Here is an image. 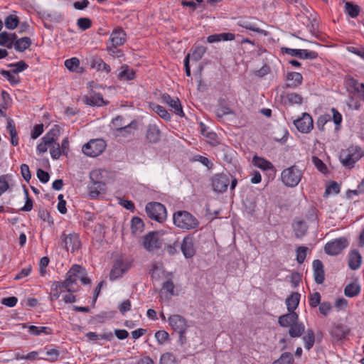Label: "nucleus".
<instances>
[{
	"mask_svg": "<svg viewBox=\"0 0 364 364\" xmlns=\"http://www.w3.org/2000/svg\"><path fill=\"white\" fill-rule=\"evenodd\" d=\"M285 80L289 82L286 84L285 87L296 88L302 84L303 76L299 73L289 72L287 73Z\"/></svg>",
	"mask_w": 364,
	"mask_h": 364,
	"instance_id": "23",
	"label": "nucleus"
},
{
	"mask_svg": "<svg viewBox=\"0 0 364 364\" xmlns=\"http://www.w3.org/2000/svg\"><path fill=\"white\" fill-rule=\"evenodd\" d=\"M173 224L183 230H190L196 229L199 226L198 220L186 210H178L173 215Z\"/></svg>",
	"mask_w": 364,
	"mask_h": 364,
	"instance_id": "2",
	"label": "nucleus"
},
{
	"mask_svg": "<svg viewBox=\"0 0 364 364\" xmlns=\"http://www.w3.org/2000/svg\"><path fill=\"white\" fill-rule=\"evenodd\" d=\"M301 177V171L295 165L284 169L281 173L282 181L288 187L296 186L300 182Z\"/></svg>",
	"mask_w": 364,
	"mask_h": 364,
	"instance_id": "5",
	"label": "nucleus"
},
{
	"mask_svg": "<svg viewBox=\"0 0 364 364\" xmlns=\"http://www.w3.org/2000/svg\"><path fill=\"white\" fill-rule=\"evenodd\" d=\"M200 132L201 134L208 138L210 141H213V143H217L218 136L217 134L213 132H209L208 131V128L203 123L200 122Z\"/></svg>",
	"mask_w": 364,
	"mask_h": 364,
	"instance_id": "51",
	"label": "nucleus"
},
{
	"mask_svg": "<svg viewBox=\"0 0 364 364\" xmlns=\"http://www.w3.org/2000/svg\"><path fill=\"white\" fill-rule=\"evenodd\" d=\"M168 323L175 332L186 331L187 321L185 318L178 314L171 315L168 318Z\"/></svg>",
	"mask_w": 364,
	"mask_h": 364,
	"instance_id": "17",
	"label": "nucleus"
},
{
	"mask_svg": "<svg viewBox=\"0 0 364 364\" xmlns=\"http://www.w3.org/2000/svg\"><path fill=\"white\" fill-rule=\"evenodd\" d=\"M147 216L159 223H163L167 218L166 208L159 202H149L145 206Z\"/></svg>",
	"mask_w": 364,
	"mask_h": 364,
	"instance_id": "4",
	"label": "nucleus"
},
{
	"mask_svg": "<svg viewBox=\"0 0 364 364\" xmlns=\"http://www.w3.org/2000/svg\"><path fill=\"white\" fill-rule=\"evenodd\" d=\"M235 112L229 107L225 99H220L218 102V108L216 110V116L222 119L225 115L234 114Z\"/></svg>",
	"mask_w": 364,
	"mask_h": 364,
	"instance_id": "26",
	"label": "nucleus"
},
{
	"mask_svg": "<svg viewBox=\"0 0 364 364\" xmlns=\"http://www.w3.org/2000/svg\"><path fill=\"white\" fill-rule=\"evenodd\" d=\"M360 290L361 288L358 284L351 282L346 286L344 289V294L347 297H354L360 294Z\"/></svg>",
	"mask_w": 364,
	"mask_h": 364,
	"instance_id": "38",
	"label": "nucleus"
},
{
	"mask_svg": "<svg viewBox=\"0 0 364 364\" xmlns=\"http://www.w3.org/2000/svg\"><path fill=\"white\" fill-rule=\"evenodd\" d=\"M331 112L333 113L332 119L336 125V129L339 130L341 128V124L343 120V117L341 114L334 107L331 108Z\"/></svg>",
	"mask_w": 364,
	"mask_h": 364,
	"instance_id": "61",
	"label": "nucleus"
},
{
	"mask_svg": "<svg viewBox=\"0 0 364 364\" xmlns=\"http://www.w3.org/2000/svg\"><path fill=\"white\" fill-rule=\"evenodd\" d=\"M312 162L315 167L321 173H326L328 171L326 165L317 156L312 157Z\"/></svg>",
	"mask_w": 364,
	"mask_h": 364,
	"instance_id": "62",
	"label": "nucleus"
},
{
	"mask_svg": "<svg viewBox=\"0 0 364 364\" xmlns=\"http://www.w3.org/2000/svg\"><path fill=\"white\" fill-rule=\"evenodd\" d=\"M73 284H77V279L75 272L70 273V269L66 273L65 279L63 282H56L57 287H62L66 289L69 293L76 292L77 290L72 289Z\"/></svg>",
	"mask_w": 364,
	"mask_h": 364,
	"instance_id": "20",
	"label": "nucleus"
},
{
	"mask_svg": "<svg viewBox=\"0 0 364 364\" xmlns=\"http://www.w3.org/2000/svg\"><path fill=\"white\" fill-rule=\"evenodd\" d=\"M350 331V328L348 326L336 323L332 324L328 331L333 342H338L346 339Z\"/></svg>",
	"mask_w": 364,
	"mask_h": 364,
	"instance_id": "14",
	"label": "nucleus"
},
{
	"mask_svg": "<svg viewBox=\"0 0 364 364\" xmlns=\"http://www.w3.org/2000/svg\"><path fill=\"white\" fill-rule=\"evenodd\" d=\"M155 338L159 344L163 345L169 340V334L167 331L161 330L155 333Z\"/></svg>",
	"mask_w": 364,
	"mask_h": 364,
	"instance_id": "58",
	"label": "nucleus"
},
{
	"mask_svg": "<svg viewBox=\"0 0 364 364\" xmlns=\"http://www.w3.org/2000/svg\"><path fill=\"white\" fill-rule=\"evenodd\" d=\"M361 84L359 83L357 80L353 77H348L346 80L347 86L352 90L354 92L360 93L362 92Z\"/></svg>",
	"mask_w": 364,
	"mask_h": 364,
	"instance_id": "46",
	"label": "nucleus"
},
{
	"mask_svg": "<svg viewBox=\"0 0 364 364\" xmlns=\"http://www.w3.org/2000/svg\"><path fill=\"white\" fill-rule=\"evenodd\" d=\"M239 26H242V28H245L247 30L257 32L260 34H264V36L267 35L266 31L257 27L255 24L252 23L250 22L242 21L239 23Z\"/></svg>",
	"mask_w": 364,
	"mask_h": 364,
	"instance_id": "53",
	"label": "nucleus"
},
{
	"mask_svg": "<svg viewBox=\"0 0 364 364\" xmlns=\"http://www.w3.org/2000/svg\"><path fill=\"white\" fill-rule=\"evenodd\" d=\"M309 251V248L305 246H299L296 250V261L299 264L304 263L306 257L307 252Z\"/></svg>",
	"mask_w": 364,
	"mask_h": 364,
	"instance_id": "54",
	"label": "nucleus"
},
{
	"mask_svg": "<svg viewBox=\"0 0 364 364\" xmlns=\"http://www.w3.org/2000/svg\"><path fill=\"white\" fill-rule=\"evenodd\" d=\"M0 46L11 48L9 33L6 31L0 33Z\"/></svg>",
	"mask_w": 364,
	"mask_h": 364,
	"instance_id": "64",
	"label": "nucleus"
},
{
	"mask_svg": "<svg viewBox=\"0 0 364 364\" xmlns=\"http://www.w3.org/2000/svg\"><path fill=\"white\" fill-rule=\"evenodd\" d=\"M360 7L357 4H354L351 2H346L345 4V11L351 18H356L360 14Z\"/></svg>",
	"mask_w": 364,
	"mask_h": 364,
	"instance_id": "41",
	"label": "nucleus"
},
{
	"mask_svg": "<svg viewBox=\"0 0 364 364\" xmlns=\"http://www.w3.org/2000/svg\"><path fill=\"white\" fill-rule=\"evenodd\" d=\"M99 172L96 170L90 172V178L92 183L89 185V196L94 198H97L100 193L105 191V183L98 181Z\"/></svg>",
	"mask_w": 364,
	"mask_h": 364,
	"instance_id": "12",
	"label": "nucleus"
},
{
	"mask_svg": "<svg viewBox=\"0 0 364 364\" xmlns=\"http://www.w3.org/2000/svg\"><path fill=\"white\" fill-rule=\"evenodd\" d=\"M132 260L128 257L121 255L117 257L113 262L112 268L109 273L111 281L117 280L129 271L132 267Z\"/></svg>",
	"mask_w": 364,
	"mask_h": 364,
	"instance_id": "3",
	"label": "nucleus"
},
{
	"mask_svg": "<svg viewBox=\"0 0 364 364\" xmlns=\"http://www.w3.org/2000/svg\"><path fill=\"white\" fill-rule=\"evenodd\" d=\"M299 321V315L296 312L289 311L288 314L282 315L278 318V323L282 327H289Z\"/></svg>",
	"mask_w": 364,
	"mask_h": 364,
	"instance_id": "24",
	"label": "nucleus"
},
{
	"mask_svg": "<svg viewBox=\"0 0 364 364\" xmlns=\"http://www.w3.org/2000/svg\"><path fill=\"white\" fill-rule=\"evenodd\" d=\"M159 234V231H151L142 237L141 245L149 252H154L161 248L163 240Z\"/></svg>",
	"mask_w": 364,
	"mask_h": 364,
	"instance_id": "6",
	"label": "nucleus"
},
{
	"mask_svg": "<svg viewBox=\"0 0 364 364\" xmlns=\"http://www.w3.org/2000/svg\"><path fill=\"white\" fill-rule=\"evenodd\" d=\"M75 272L76 279H79L83 285L90 284L91 280L87 277L85 268L80 264H73L70 269V273Z\"/></svg>",
	"mask_w": 364,
	"mask_h": 364,
	"instance_id": "22",
	"label": "nucleus"
},
{
	"mask_svg": "<svg viewBox=\"0 0 364 364\" xmlns=\"http://www.w3.org/2000/svg\"><path fill=\"white\" fill-rule=\"evenodd\" d=\"M126 36L127 34L122 28L114 29L109 37L112 47L117 48L118 46H122L126 42Z\"/></svg>",
	"mask_w": 364,
	"mask_h": 364,
	"instance_id": "19",
	"label": "nucleus"
},
{
	"mask_svg": "<svg viewBox=\"0 0 364 364\" xmlns=\"http://www.w3.org/2000/svg\"><path fill=\"white\" fill-rule=\"evenodd\" d=\"M362 262V256L358 250H353L348 255V267L352 270L360 268Z\"/></svg>",
	"mask_w": 364,
	"mask_h": 364,
	"instance_id": "25",
	"label": "nucleus"
},
{
	"mask_svg": "<svg viewBox=\"0 0 364 364\" xmlns=\"http://www.w3.org/2000/svg\"><path fill=\"white\" fill-rule=\"evenodd\" d=\"M272 364H294L293 355L289 352L283 353Z\"/></svg>",
	"mask_w": 364,
	"mask_h": 364,
	"instance_id": "44",
	"label": "nucleus"
},
{
	"mask_svg": "<svg viewBox=\"0 0 364 364\" xmlns=\"http://www.w3.org/2000/svg\"><path fill=\"white\" fill-rule=\"evenodd\" d=\"M144 228V221L137 216L133 217L131 220V229L133 234L136 235L142 232Z\"/></svg>",
	"mask_w": 364,
	"mask_h": 364,
	"instance_id": "39",
	"label": "nucleus"
},
{
	"mask_svg": "<svg viewBox=\"0 0 364 364\" xmlns=\"http://www.w3.org/2000/svg\"><path fill=\"white\" fill-rule=\"evenodd\" d=\"M82 100L85 105L90 107H102L109 104L108 101L104 100L102 94L96 92L92 89L90 90V95L84 96Z\"/></svg>",
	"mask_w": 364,
	"mask_h": 364,
	"instance_id": "16",
	"label": "nucleus"
},
{
	"mask_svg": "<svg viewBox=\"0 0 364 364\" xmlns=\"http://www.w3.org/2000/svg\"><path fill=\"white\" fill-rule=\"evenodd\" d=\"M331 119V116L329 114H322L320 115L316 121V126L319 131L323 132L324 131V126L328 122H330Z\"/></svg>",
	"mask_w": 364,
	"mask_h": 364,
	"instance_id": "59",
	"label": "nucleus"
},
{
	"mask_svg": "<svg viewBox=\"0 0 364 364\" xmlns=\"http://www.w3.org/2000/svg\"><path fill=\"white\" fill-rule=\"evenodd\" d=\"M294 124L301 133H309L314 128L312 117L308 113H304L301 118L294 121Z\"/></svg>",
	"mask_w": 364,
	"mask_h": 364,
	"instance_id": "15",
	"label": "nucleus"
},
{
	"mask_svg": "<svg viewBox=\"0 0 364 364\" xmlns=\"http://www.w3.org/2000/svg\"><path fill=\"white\" fill-rule=\"evenodd\" d=\"M281 51L282 53L287 54L293 57H297L299 59H310L314 60L316 59L318 56L317 52L314 50H309L306 49H294L289 48L287 47H283L281 48Z\"/></svg>",
	"mask_w": 364,
	"mask_h": 364,
	"instance_id": "13",
	"label": "nucleus"
},
{
	"mask_svg": "<svg viewBox=\"0 0 364 364\" xmlns=\"http://www.w3.org/2000/svg\"><path fill=\"white\" fill-rule=\"evenodd\" d=\"M304 347L307 350L313 348L315 343V333L312 329H307L306 334L302 337Z\"/></svg>",
	"mask_w": 364,
	"mask_h": 364,
	"instance_id": "40",
	"label": "nucleus"
},
{
	"mask_svg": "<svg viewBox=\"0 0 364 364\" xmlns=\"http://www.w3.org/2000/svg\"><path fill=\"white\" fill-rule=\"evenodd\" d=\"M230 173H216L211 178V184L213 189L217 193H224L228 189L230 184Z\"/></svg>",
	"mask_w": 364,
	"mask_h": 364,
	"instance_id": "11",
	"label": "nucleus"
},
{
	"mask_svg": "<svg viewBox=\"0 0 364 364\" xmlns=\"http://www.w3.org/2000/svg\"><path fill=\"white\" fill-rule=\"evenodd\" d=\"M346 50L348 52L359 56L364 60V47L361 46H348L346 47Z\"/></svg>",
	"mask_w": 364,
	"mask_h": 364,
	"instance_id": "60",
	"label": "nucleus"
},
{
	"mask_svg": "<svg viewBox=\"0 0 364 364\" xmlns=\"http://www.w3.org/2000/svg\"><path fill=\"white\" fill-rule=\"evenodd\" d=\"M159 364H178V362L173 353L166 352L161 355Z\"/></svg>",
	"mask_w": 364,
	"mask_h": 364,
	"instance_id": "48",
	"label": "nucleus"
},
{
	"mask_svg": "<svg viewBox=\"0 0 364 364\" xmlns=\"http://www.w3.org/2000/svg\"><path fill=\"white\" fill-rule=\"evenodd\" d=\"M61 246L67 251L70 248L71 252L78 250L81 246V242L78 234L75 232L66 235L65 232L60 236Z\"/></svg>",
	"mask_w": 364,
	"mask_h": 364,
	"instance_id": "9",
	"label": "nucleus"
},
{
	"mask_svg": "<svg viewBox=\"0 0 364 364\" xmlns=\"http://www.w3.org/2000/svg\"><path fill=\"white\" fill-rule=\"evenodd\" d=\"M92 24V23L91 19L87 17H81L77 20V26H78L79 29L82 31L91 28Z\"/></svg>",
	"mask_w": 364,
	"mask_h": 364,
	"instance_id": "55",
	"label": "nucleus"
},
{
	"mask_svg": "<svg viewBox=\"0 0 364 364\" xmlns=\"http://www.w3.org/2000/svg\"><path fill=\"white\" fill-rule=\"evenodd\" d=\"M0 74L4 76L11 84V85L14 86L17 85L20 83L21 80L19 77H15L11 70H5L4 69L0 70Z\"/></svg>",
	"mask_w": 364,
	"mask_h": 364,
	"instance_id": "43",
	"label": "nucleus"
},
{
	"mask_svg": "<svg viewBox=\"0 0 364 364\" xmlns=\"http://www.w3.org/2000/svg\"><path fill=\"white\" fill-rule=\"evenodd\" d=\"M253 161H254L255 166H256L257 167H258L264 171H269V170H271L272 171H274V167L272 165V164L270 161H269L268 160H267L262 157L255 156L253 158Z\"/></svg>",
	"mask_w": 364,
	"mask_h": 364,
	"instance_id": "34",
	"label": "nucleus"
},
{
	"mask_svg": "<svg viewBox=\"0 0 364 364\" xmlns=\"http://www.w3.org/2000/svg\"><path fill=\"white\" fill-rule=\"evenodd\" d=\"M341 191L340 185L335 181H331L329 184L326 186L324 193V197L328 196L331 193L338 194Z\"/></svg>",
	"mask_w": 364,
	"mask_h": 364,
	"instance_id": "49",
	"label": "nucleus"
},
{
	"mask_svg": "<svg viewBox=\"0 0 364 364\" xmlns=\"http://www.w3.org/2000/svg\"><path fill=\"white\" fill-rule=\"evenodd\" d=\"M8 67L9 68H14V69H13L11 70L12 73L18 74V73H21V72L24 71L25 70H26L28 67V65L25 61L20 60L17 63H11V64L8 65Z\"/></svg>",
	"mask_w": 364,
	"mask_h": 364,
	"instance_id": "47",
	"label": "nucleus"
},
{
	"mask_svg": "<svg viewBox=\"0 0 364 364\" xmlns=\"http://www.w3.org/2000/svg\"><path fill=\"white\" fill-rule=\"evenodd\" d=\"M285 98L290 105L296 104L300 105L303 101L302 96L295 92L287 93Z\"/></svg>",
	"mask_w": 364,
	"mask_h": 364,
	"instance_id": "52",
	"label": "nucleus"
},
{
	"mask_svg": "<svg viewBox=\"0 0 364 364\" xmlns=\"http://www.w3.org/2000/svg\"><path fill=\"white\" fill-rule=\"evenodd\" d=\"M80 65V60L77 58L73 57L70 59H67L65 61V66L67 69L72 72L77 71V68Z\"/></svg>",
	"mask_w": 364,
	"mask_h": 364,
	"instance_id": "56",
	"label": "nucleus"
},
{
	"mask_svg": "<svg viewBox=\"0 0 364 364\" xmlns=\"http://www.w3.org/2000/svg\"><path fill=\"white\" fill-rule=\"evenodd\" d=\"M4 24L6 28L14 30L19 24V18L16 15L10 14L6 17Z\"/></svg>",
	"mask_w": 364,
	"mask_h": 364,
	"instance_id": "42",
	"label": "nucleus"
},
{
	"mask_svg": "<svg viewBox=\"0 0 364 364\" xmlns=\"http://www.w3.org/2000/svg\"><path fill=\"white\" fill-rule=\"evenodd\" d=\"M150 108L157 113L161 118L168 122L171 119V114L168 112V111L163 107L156 103L151 102L149 104Z\"/></svg>",
	"mask_w": 364,
	"mask_h": 364,
	"instance_id": "35",
	"label": "nucleus"
},
{
	"mask_svg": "<svg viewBox=\"0 0 364 364\" xmlns=\"http://www.w3.org/2000/svg\"><path fill=\"white\" fill-rule=\"evenodd\" d=\"M107 146L106 142L102 139H94L84 144L82 148V152L90 157H96L100 155Z\"/></svg>",
	"mask_w": 364,
	"mask_h": 364,
	"instance_id": "7",
	"label": "nucleus"
},
{
	"mask_svg": "<svg viewBox=\"0 0 364 364\" xmlns=\"http://www.w3.org/2000/svg\"><path fill=\"white\" fill-rule=\"evenodd\" d=\"M289 335L291 338L300 337L305 331V326L302 322L296 321L294 324L289 327Z\"/></svg>",
	"mask_w": 364,
	"mask_h": 364,
	"instance_id": "30",
	"label": "nucleus"
},
{
	"mask_svg": "<svg viewBox=\"0 0 364 364\" xmlns=\"http://www.w3.org/2000/svg\"><path fill=\"white\" fill-rule=\"evenodd\" d=\"M32 44V41L29 37H22L18 39L14 45V49L18 52H23L28 49Z\"/></svg>",
	"mask_w": 364,
	"mask_h": 364,
	"instance_id": "37",
	"label": "nucleus"
},
{
	"mask_svg": "<svg viewBox=\"0 0 364 364\" xmlns=\"http://www.w3.org/2000/svg\"><path fill=\"white\" fill-rule=\"evenodd\" d=\"M301 294L298 292H292L289 296L286 299V304L288 311L295 312L300 301Z\"/></svg>",
	"mask_w": 364,
	"mask_h": 364,
	"instance_id": "27",
	"label": "nucleus"
},
{
	"mask_svg": "<svg viewBox=\"0 0 364 364\" xmlns=\"http://www.w3.org/2000/svg\"><path fill=\"white\" fill-rule=\"evenodd\" d=\"M60 136V129L58 125H55L51 128L42 138L41 140H45L50 144H54Z\"/></svg>",
	"mask_w": 364,
	"mask_h": 364,
	"instance_id": "29",
	"label": "nucleus"
},
{
	"mask_svg": "<svg viewBox=\"0 0 364 364\" xmlns=\"http://www.w3.org/2000/svg\"><path fill=\"white\" fill-rule=\"evenodd\" d=\"M117 77L120 80H132L136 77V73L127 65H124L121 67V71L118 73Z\"/></svg>",
	"mask_w": 364,
	"mask_h": 364,
	"instance_id": "31",
	"label": "nucleus"
},
{
	"mask_svg": "<svg viewBox=\"0 0 364 364\" xmlns=\"http://www.w3.org/2000/svg\"><path fill=\"white\" fill-rule=\"evenodd\" d=\"M243 205L245 211L250 215H253L257 208V198L253 195H250L243 200Z\"/></svg>",
	"mask_w": 364,
	"mask_h": 364,
	"instance_id": "28",
	"label": "nucleus"
},
{
	"mask_svg": "<svg viewBox=\"0 0 364 364\" xmlns=\"http://www.w3.org/2000/svg\"><path fill=\"white\" fill-rule=\"evenodd\" d=\"M363 156H364V150L359 146L351 145L341 151L339 158L343 166L352 168Z\"/></svg>",
	"mask_w": 364,
	"mask_h": 364,
	"instance_id": "1",
	"label": "nucleus"
},
{
	"mask_svg": "<svg viewBox=\"0 0 364 364\" xmlns=\"http://www.w3.org/2000/svg\"><path fill=\"white\" fill-rule=\"evenodd\" d=\"M38 215L42 220L48 222L50 225H53V219L51 218L50 213L45 208H40Z\"/></svg>",
	"mask_w": 364,
	"mask_h": 364,
	"instance_id": "63",
	"label": "nucleus"
},
{
	"mask_svg": "<svg viewBox=\"0 0 364 364\" xmlns=\"http://www.w3.org/2000/svg\"><path fill=\"white\" fill-rule=\"evenodd\" d=\"M348 245V240L344 237H341L327 242L325 245L324 251L328 255H337Z\"/></svg>",
	"mask_w": 364,
	"mask_h": 364,
	"instance_id": "10",
	"label": "nucleus"
},
{
	"mask_svg": "<svg viewBox=\"0 0 364 364\" xmlns=\"http://www.w3.org/2000/svg\"><path fill=\"white\" fill-rule=\"evenodd\" d=\"M314 281L318 284H321L325 280L324 267L320 259H314L312 263Z\"/></svg>",
	"mask_w": 364,
	"mask_h": 364,
	"instance_id": "21",
	"label": "nucleus"
},
{
	"mask_svg": "<svg viewBox=\"0 0 364 364\" xmlns=\"http://www.w3.org/2000/svg\"><path fill=\"white\" fill-rule=\"evenodd\" d=\"M161 132L155 124H149L146 127V139L150 144H157L160 141Z\"/></svg>",
	"mask_w": 364,
	"mask_h": 364,
	"instance_id": "18",
	"label": "nucleus"
},
{
	"mask_svg": "<svg viewBox=\"0 0 364 364\" xmlns=\"http://www.w3.org/2000/svg\"><path fill=\"white\" fill-rule=\"evenodd\" d=\"M6 129L9 132L11 139L10 141L12 146H16L18 145V137L16 129V126L14 121L11 119L7 120Z\"/></svg>",
	"mask_w": 364,
	"mask_h": 364,
	"instance_id": "33",
	"label": "nucleus"
},
{
	"mask_svg": "<svg viewBox=\"0 0 364 364\" xmlns=\"http://www.w3.org/2000/svg\"><path fill=\"white\" fill-rule=\"evenodd\" d=\"M293 228L296 237L301 238L306 235L308 226L304 220H300L294 222Z\"/></svg>",
	"mask_w": 364,
	"mask_h": 364,
	"instance_id": "32",
	"label": "nucleus"
},
{
	"mask_svg": "<svg viewBox=\"0 0 364 364\" xmlns=\"http://www.w3.org/2000/svg\"><path fill=\"white\" fill-rule=\"evenodd\" d=\"M206 50L207 48L203 46H196L191 53V59L196 62L199 61L203 58Z\"/></svg>",
	"mask_w": 364,
	"mask_h": 364,
	"instance_id": "45",
	"label": "nucleus"
},
{
	"mask_svg": "<svg viewBox=\"0 0 364 364\" xmlns=\"http://www.w3.org/2000/svg\"><path fill=\"white\" fill-rule=\"evenodd\" d=\"M91 66L98 71H105L107 73H109L111 71L110 66L105 63L101 58H94L91 60Z\"/></svg>",
	"mask_w": 364,
	"mask_h": 364,
	"instance_id": "36",
	"label": "nucleus"
},
{
	"mask_svg": "<svg viewBox=\"0 0 364 364\" xmlns=\"http://www.w3.org/2000/svg\"><path fill=\"white\" fill-rule=\"evenodd\" d=\"M168 105L173 109V112L176 114L181 117H183L185 115L183 111L182 105L178 97L176 99L173 98L172 102Z\"/></svg>",
	"mask_w": 364,
	"mask_h": 364,
	"instance_id": "50",
	"label": "nucleus"
},
{
	"mask_svg": "<svg viewBox=\"0 0 364 364\" xmlns=\"http://www.w3.org/2000/svg\"><path fill=\"white\" fill-rule=\"evenodd\" d=\"M321 294L319 292L316 291L309 295V304L311 308H316L321 302Z\"/></svg>",
	"mask_w": 364,
	"mask_h": 364,
	"instance_id": "57",
	"label": "nucleus"
},
{
	"mask_svg": "<svg viewBox=\"0 0 364 364\" xmlns=\"http://www.w3.org/2000/svg\"><path fill=\"white\" fill-rule=\"evenodd\" d=\"M180 248L186 259H191L196 255V239L194 232L188 234L183 237Z\"/></svg>",
	"mask_w": 364,
	"mask_h": 364,
	"instance_id": "8",
	"label": "nucleus"
}]
</instances>
